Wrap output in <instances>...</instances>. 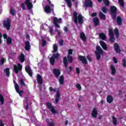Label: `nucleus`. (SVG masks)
I'll use <instances>...</instances> for the list:
<instances>
[{"mask_svg": "<svg viewBox=\"0 0 126 126\" xmlns=\"http://www.w3.org/2000/svg\"><path fill=\"white\" fill-rule=\"evenodd\" d=\"M73 19L75 24H78V23H79V24H83V17L82 15L79 14L77 16V12L75 11L73 13Z\"/></svg>", "mask_w": 126, "mask_h": 126, "instance_id": "nucleus-1", "label": "nucleus"}, {"mask_svg": "<svg viewBox=\"0 0 126 126\" xmlns=\"http://www.w3.org/2000/svg\"><path fill=\"white\" fill-rule=\"evenodd\" d=\"M96 50L97 52H95V54L96 59L97 61H100V59H101V55H103V54H104V52L103 51V49H102L101 47L99 45H97L96 46Z\"/></svg>", "mask_w": 126, "mask_h": 126, "instance_id": "nucleus-2", "label": "nucleus"}, {"mask_svg": "<svg viewBox=\"0 0 126 126\" xmlns=\"http://www.w3.org/2000/svg\"><path fill=\"white\" fill-rule=\"evenodd\" d=\"M59 58H60V54H59V53H57L56 54H53V56L50 57L49 59L50 64H51V65H55L56 60H58Z\"/></svg>", "mask_w": 126, "mask_h": 126, "instance_id": "nucleus-3", "label": "nucleus"}, {"mask_svg": "<svg viewBox=\"0 0 126 126\" xmlns=\"http://www.w3.org/2000/svg\"><path fill=\"white\" fill-rule=\"evenodd\" d=\"M118 9L117 7L115 6H111L110 7V12L112 16L113 20H116L117 19V11Z\"/></svg>", "mask_w": 126, "mask_h": 126, "instance_id": "nucleus-4", "label": "nucleus"}, {"mask_svg": "<svg viewBox=\"0 0 126 126\" xmlns=\"http://www.w3.org/2000/svg\"><path fill=\"white\" fill-rule=\"evenodd\" d=\"M4 28H6L7 31H10V27H11V20L7 19L6 21H4L3 23Z\"/></svg>", "mask_w": 126, "mask_h": 126, "instance_id": "nucleus-5", "label": "nucleus"}, {"mask_svg": "<svg viewBox=\"0 0 126 126\" xmlns=\"http://www.w3.org/2000/svg\"><path fill=\"white\" fill-rule=\"evenodd\" d=\"M36 80L37 81L38 84L39 85L38 86V88H39V90L40 92H42V84H43V78H42V76L40 75V74H38L36 76Z\"/></svg>", "mask_w": 126, "mask_h": 126, "instance_id": "nucleus-6", "label": "nucleus"}, {"mask_svg": "<svg viewBox=\"0 0 126 126\" xmlns=\"http://www.w3.org/2000/svg\"><path fill=\"white\" fill-rule=\"evenodd\" d=\"M46 106L47 108L50 110V112L53 114H59V112L57 111L55 109V107L51 104V103L49 102H46Z\"/></svg>", "mask_w": 126, "mask_h": 126, "instance_id": "nucleus-7", "label": "nucleus"}, {"mask_svg": "<svg viewBox=\"0 0 126 126\" xmlns=\"http://www.w3.org/2000/svg\"><path fill=\"white\" fill-rule=\"evenodd\" d=\"M61 22H62V18H60L58 19L57 17L53 18V24H54L55 26L57 27V28H61V27L59 26V24H58L61 23Z\"/></svg>", "mask_w": 126, "mask_h": 126, "instance_id": "nucleus-8", "label": "nucleus"}, {"mask_svg": "<svg viewBox=\"0 0 126 126\" xmlns=\"http://www.w3.org/2000/svg\"><path fill=\"white\" fill-rule=\"evenodd\" d=\"M13 69L15 73H18L19 71L22 70V65L20 64H18V65L15 64L13 67Z\"/></svg>", "mask_w": 126, "mask_h": 126, "instance_id": "nucleus-9", "label": "nucleus"}, {"mask_svg": "<svg viewBox=\"0 0 126 126\" xmlns=\"http://www.w3.org/2000/svg\"><path fill=\"white\" fill-rule=\"evenodd\" d=\"M78 59L80 62H82L83 64H87L88 63V61H87V59H86L85 56L80 55L78 56Z\"/></svg>", "mask_w": 126, "mask_h": 126, "instance_id": "nucleus-10", "label": "nucleus"}, {"mask_svg": "<svg viewBox=\"0 0 126 126\" xmlns=\"http://www.w3.org/2000/svg\"><path fill=\"white\" fill-rule=\"evenodd\" d=\"M25 3L27 6L28 9L30 10L33 8V4L31 2V0H26Z\"/></svg>", "mask_w": 126, "mask_h": 126, "instance_id": "nucleus-11", "label": "nucleus"}, {"mask_svg": "<svg viewBox=\"0 0 126 126\" xmlns=\"http://www.w3.org/2000/svg\"><path fill=\"white\" fill-rule=\"evenodd\" d=\"M53 74H54L55 77L57 78L60 77V75H61V70L57 68H54L53 70Z\"/></svg>", "mask_w": 126, "mask_h": 126, "instance_id": "nucleus-12", "label": "nucleus"}, {"mask_svg": "<svg viewBox=\"0 0 126 126\" xmlns=\"http://www.w3.org/2000/svg\"><path fill=\"white\" fill-rule=\"evenodd\" d=\"M25 71L27 73H28L30 76L32 77L33 75V72H32V69H31V67H30V65L25 66Z\"/></svg>", "mask_w": 126, "mask_h": 126, "instance_id": "nucleus-13", "label": "nucleus"}, {"mask_svg": "<svg viewBox=\"0 0 126 126\" xmlns=\"http://www.w3.org/2000/svg\"><path fill=\"white\" fill-rule=\"evenodd\" d=\"M85 6L86 7H92L93 6L92 0H86L85 2Z\"/></svg>", "mask_w": 126, "mask_h": 126, "instance_id": "nucleus-14", "label": "nucleus"}, {"mask_svg": "<svg viewBox=\"0 0 126 126\" xmlns=\"http://www.w3.org/2000/svg\"><path fill=\"white\" fill-rule=\"evenodd\" d=\"M91 115L93 118H94V119H96V118H97V116H98V110H97V108H96L95 107H94L93 108Z\"/></svg>", "mask_w": 126, "mask_h": 126, "instance_id": "nucleus-15", "label": "nucleus"}, {"mask_svg": "<svg viewBox=\"0 0 126 126\" xmlns=\"http://www.w3.org/2000/svg\"><path fill=\"white\" fill-rule=\"evenodd\" d=\"M100 46L102 47V49L104 50L105 51H108V46L107 45V44L105 43L103 40H100L99 41Z\"/></svg>", "mask_w": 126, "mask_h": 126, "instance_id": "nucleus-16", "label": "nucleus"}, {"mask_svg": "<svg viewBox=\"0 0 126 126\" xmlns=\"http://www.w3.org/2000/svg\"><path fill=\"white\" fill-rule=\"evenodd\" d=\"M114 49L115 50V52L117 54H120L121 53V48H120V45L118 43H115L114 44Z\"/></svg>", "mask_w": 126, "mask_h": 126, "instance_id": "nucleus-17", "label": "nucleus"}, {"mask_svg": "<svg viewBox=\"0 0 126 126\" xmlns=\"http://www.w3.org/2000/svg\"><path fill=\"white\" fill-rule=\"evenodd\" d=\"M44 12L47 14H50L52 12V9L49 5H46L44 7Z\"/></svg>", "mask_w": 126, "mask_h": 126, "instance_id": "nucleus-18", "label": "nucleus"}, {"mask_svg": "<svg viewBox=\"0 0 126 126\" xmlns=\"http://www.w3.org/2000/svg\"><path fill=\"white\" fill-rule=\"evenodd\" d=\"M59 81L60 85H64V76L63 75L60 76Z\"/></svg>", "mask_w": 126, "mask_h": 126, "instance_id": "nucleus-19", "label": "nucleus"}, {"mask_svg": "<svg viewBox=\"0 0 126 126\" xmlns=\"http://www.w3.org/2000/svg\"><path fill=\"white\" fill-rule=\"evenodd\" d=\"M25 49L26 51H30L31 49V45H30V42L29 41H26L25 43Z\"/></svg>", "mask_w": 126, "mask_h": 126, "instance_id": "nucleus-20", "label": "nucleus"}, {"mask_svg": "<svg viewBox=\"0 0 126 126\" xmlns=\"http://www.w3.org/2000/svg\"><path fill=\"white\" fill-rule=\"evenodd\" d=\"M117 24L119 26H121L123 24V19L121 16H118L116 19Z\"/></svg>", "mask_w": 126, "mask_h": 126, "instance_id": "nucleus-21", "label": "nucleus"}, {"mask_svg": "<svg viewBox=\"0 0 126 126\" xmlns=\"http://www.w3.org/2000/svg\"><path fill=\"white\" fill-rule=\"evenodd\" d=\"M106 101L109 104H111L114 101V98L111 95H108L107 96Z\"/></svg>", "mask_w": 126, "mask_h": 126, "instance_id": "nucleus-22", "label": "nucleus"}, {"mask_svg": "<svg viewBox=\"0 0 126 126\" xmlns=\"http://www.w3.org/2000/svg\"><path fill=\"white\" fill-rule=\"evenodd\" d=\"M61 96V93H60V91H58L56 94V98L55 99L56 104H58L59 103V101H60V97Z\"/></svg>", "mask_w": 126, "mask_h": 126, "instance_id": "nucleus-23", "label": "nucleus"}, {"mask_svg": "<svg viewBox=\"0 0 126 126\" xmlns=\"http://www.w3.org/2000/svg\"><path fill=\"white\" fill-rule=\"evenodd\" d=\"M63 63L65 68H67V66H68V62L67 61V58H66V57H64L63 58Z\"/></svg>", "mask_w": 126, "mask_h": 126, "instance_id": "nucleus-24", "label": "nucleus"}, {"mask_svg": "<svg viewBox=\"0 0 126 126\" xmlns=\"http://www.w3.org/2000/svg\"><path fill=\"white\" fill-rule=\"evenodd\" d=\"M93 22L94 24V26H97V25H99V23L100 22L99 18H98V17H97L94 18L93 19Z\"/></svg>", "mask_w": 126, "mask_h": 126, "instance_id": "nucleus-25", "label": "nucleus"}, {"mask_svg": "<svg viewBox=\"0 0 126 126\" xmlns=\"http://www.w3.org/2000/svg\"><path fill=\"white\" fill-rule=\"evenodd\" d=\"M71 1L73 2H74L75 1V0H65V1L66 3L67 4L68 7L71 8V7H72V3L71 2Z\"/></svg>", "mask_w": 126, "mask_h": 126, "instance_id": "nucleus-26", "label": "nucleus"}, {"mask_svg": "<svg viewBox=\"0 0 126 126\" xmlns=\"http://www.w3.org/2000/svg\"><path fill=\"white\" fill-rule=\"evenodd\" d=\"M47 126H55V122H50V119L49 118H47L46 119Z\"/></svg>", "mask_w": 126, "mask_h": 126, "instance_id": "nucleus-27", "label": "nucleus"}, {"mask_svg": "<svg viewBox=\"0 0 126 126\" xmlns=\"http://www.w3.org/2000/svg\"><path fill=\"white\" fill-rule=\"evenodd\" d=\"M19 60L21 63H24V61H25V56L23 53H21L20 56L19 57Z\"/></svg>", "mask_w": 126, "mask_h": 126, "instance_id": "nucleus-28", "label": "nucleus"}, {"mask_svg": "<svg viewBox=\"0 0 126 126\" xmlns=\"http://www.w3.org/2000/svg\"><path fill=\"white\" fill-rule=\"evenodd\" d=\"M110 69L111 70V74L113 75H115L116 74V68L115 67V66L114 65H111L110 66Z\"/></svg>", "mask_w": 126, "mask_h": 126, "instance_id": "nucleus-29", "label": "nucleus"}, {"mask_svg": "<svg viewBox=\"0 0 126 126\" xmlns=\"http://www.w3.org/2000/svg\"><path fill=\"white\" fill-rule=\"evenodd\" d=\"M9 68H6L4 70V72L5 73L6 76H7V77H9L10 75V72L9 71Z\"/></svg>", "mask_w": 126, "mask_h": 126, "instance_id": "nucleus-30", "label": "nucleus"}, {"mask_svg": "<svg viewBox=\"0 0 126 126\" xmlns=\"http://www.w3.org/2000/svg\"><path fill=\"white\" fill-rule=\"evenodd\" d=\"M99 37L100 39H101V40H103V41H105V40H106V35L103 32H101L99 33Z\"/></svg>", "mask_w": 126, "mask_h": 126, "instance_id": "nucleus-31", "label": "nucleus"}, {"mask_svg": "<svg viewBox=\"0 0 126 126\" xmlns=\"http://www.w3.org/2000/svg\"><path fill=\"white\" fill-rule=\"evenodd\" d=\"M80 38L83 41H84V42H85V41H86V36L85 35V33L81 32L80 33Z\"/></svg>", "mask_w": 126, "mask_h": 126, "instance_id": "nucleus-32", "label": "nucleus"}, {"mask_svg": "<svg viewBox=\"0 0 126 126\" xmlns=\"http://www.w3.org/2000/svg\"><path fill=\"white\" fill-rule=\"evenodd\" d=\"M98 14L100 18L103 19V20H106V17L105 16V14H104L102 12H99Z\"/></svg>", "mask_w": 126, "mask_h": 126, "instance_id": "nucleus-33", "label": "nucleus"}, {"mask_svg": "<svg viewBox=\"0 0 126 126\" xmlns=\"http://www.w3.org/2000/svg\"><path fill=\"white\" fill-rule=\"evenodd\" d=\"M15 90L16 91V93H18V94H19V96L22 97V94L23 93V90L19 91V87H18L17 89H15Z\"/></svg>", "mask_w": 126, "mask_h": 126, "instance_id": "nucleus-34", "label": "nucleus"}, {"mask_svg": "<svg viewBox=\"0 0 126 126\" xmlns=\"http://www.w3.org/2000/svg\"><path fill=\"white\" fill-rule=\"evenodd\" d=\"M67 59L68 60V61L70 63H72V61H73V59L72 58V56L70 55H67Z\"/></svg>", "mask_w": 126, "mask_h": 126, "instance_id": "nucleus-35", "label": "nucleus"}, {"mask_svg": "<svg viewBox=\"0 0 126 126\" xmlns=\"http://www.w3.org/2000/svg\"><path fill=\"white\" fill-rule=\"evenodd\" d=\"M58 52V45L55 44L53 46V51H52V53H57Z\"/></svg>", "mask_w": 126, "mask_h": 126, "instance_id": "nucleus-36", "label": "nucleus"}, {"mask_svg": "<svg viewBox=\"0 0 126 126\" xmlns=\"http://www.w3.org/2000/svg\"><path fill=\"white\" fill-rule=\"evenodd\" d=\"M6 40L7 45H11V43L12 42V39H11V37L9 36Z\"/></svg>", "mask_w": 126, "mask_h": 126, "instance_id": "nucleus-37", "label": "nucleus"}, {"mask_svg": "<svg viewBox=\"0 0 126 126\" xmlns=\"http://www.w3.org/2000/svg\"><path fill=\"white\" fill-rule=\"evenodd\" d=\"M113 124L114 126H117V123L118 121L117 120V118L115 116H113L112 117Z\"/></svg>", "mask_w": 126, "mask_h": 126, "instance_id": "nucleus-38", "label": "nucleus"}, {"mask_svg": "<svg viewBox=\"0 0 126 126\" xmlns=\"http://www.w3.org/2000/svg\"><path fill=\"white\" fill-rule=\"evenodd\" d=\"M114 33L116 36V38H119V36H120V33L119 32V29H115L114 30Z\"/></svg>", "mask_w": 126, "mask_h": 126, "instance_id": "nucleus-39", "label": "nucleus"}, {"mask_svg": "<svg viewBox=\"0 0 126 126\" xmlns=\"http://www.w3.org/2000/svg\"><path fill=\"white\" fill-rule=\"evenodd\" d=\"M10 14H11L13 16L15 15V10L13 9V8H11L10 10Z\"/></svg>", "mask_w": 126, "mask_h": 126, "instance_id": "nucleus-40", "label": "nucleus"}, {"mask_svg": "<svg viewBox=\"0 0 126 126\" xmlns=\"http://www.w3.org/2000/svg\"><path fill=\"white\" fill-rule=\"evenodd\" d=\"M4 104V98L2 95L0 94V105H3Z\"/></svg>", "mask_w": 126, "mask_h": 126, "instance_id": "nucleus-41", "label": "nucleus"}, {"mask_svg": "<svg viewBox=\"0 0 126 126\" xmlns=\"http://www.w3.org/2000/svg\"><path fill=\"white\" fill-rule=\"evenodd\" d=\"M118 2L122 7L125 6V2H124V0H118Z\"/></svg>", "mask_w": 126, "mask_h": 126, "instance_id": "nucleus-42", "label": "nucleus"}, {"mask_svg": "<svg viewBox=\"0 0 126 126\" xmlns=\"http://www.w3.org/2000/svg\"><path fill=\"white\" fill-rule=\"evenodd\" d=\"M41 41H42L41 45L42 47H45V46L47 45V41L44 38H43Z\"/></svg>", "mask_w": 126, "mask_h": 126, "instance_id": "nucleus-43", "label": "nucleus"}, {"mask_svg": "<svg viewBox=\"0 0 126 126\" xmlns=\"http://www.w3.org/2000/svg\"><path fill=\"white\" fill-rule=\"evenodd\" d=\"M49 32L50 33V35L51 36H53L54 35V33H53L54 30H53V27H49Z\"/></svg>", "mask_w": 126, "mask_h": 126, "instance_id": "nucleus-44", "label": "nucleus"}, {"mask_svg": "<svg viewBox=\"0 0 126 126\" xmlns=\"http://www.w3.org/2000/svg\"><path fill=\"white\" fill-rule=\"evenodd\" d=\"M122 65L124 67H126V59H123L122 60Z\"/></svg>", "mask_w": 126, "mask_h": 126, "instance_id": "nucleus-45", "label": "nucleus"}, {"mask_svg": "<svg viewBox=\"0 0 126 126\" xmlns=\"http://www.w3.org/2000/svg\"><path fill=\"white\" fill-rule=\"evenodd\" d=\"M109 33L110 37L114 36V31H113L112 29H109Z\"/></svg>", "mask_w": 126, "mask_h": 126, "instance_id": "nucleus-46", "label": "nucleus"}, {"mask_svg": "<svg viewBox=\"0 0 126 126\" xmlns=\"http://www.w3.org/2000/svg\"><path fill=\"white\" fill-rule=\"evenodd\" d=\"M109 41L111 42V43H114L115 41H116V39L115 37H114V36H110V38H109Z\"/></svg>", "mask_w": 126, "mask_h": 126, "instance_id": "nucleus-47", "label": "nucleus"}, {"mask_svg": "<svg viewBox=\"0 0 126 126\" xmlns=\"http://www.w3.org/2000/svg\"><path fill=\"white\" fill-rule=\"evenodd\" d=\"M102 11L103 13H107V12H108V9H107L106 7H103L102 8Z\"/></svg>", "mask_w": 126, "mask_h": 126, "instance_id": "nucleus-48", "label": "nucleus"}, {"mask_svg": "<svg viewBox=\"0 0 126 126\" xmlns=\"http://www.w3.org/2000/svg\"><path fill=\"white\" fill-rule=\"evenodd\" d=\"M13 83L14 84L15 89H17L18 87H19L18 84H17V83H16V81H15V80H13Z\"/></svg>", "mask_w": 126, "mask_h": 126, "instance_id": "nucleus-49", "label": "nucleus"}, {"mask_svg": "<svg viewBox=\"0 0 126 126\" xmlns=\"http://www.w3.org/2000/svg\"><path fill=\"white\" fill-rule=\"evenodd\" d=\"M76 87L77 88L79 91H80L81 90V85L80 84H77L76 85Z\"/></svg>", "mask_w": 126, "mask_h": 126, "instance_id": "nucleus-50", "label": "nucleus"}, {"mask_svg": "<svg viewBox=\"0 0 126 126\" xmlns=\"http://www.w3.org/2000/svg\"><path fill=\"white\" fill-rule=\"evenodd\" d=\"M72 53H73V51L72 50V49H69L68 50V56H70V55H72Z\"/></svg>", "mask_w": 126, "mask_h": 126, "instance_id": "nucleus-51", "label": "nucleus"}, {"mask_svg": "<svg viewBox=\"0 0 126 126\" xmlns=\"http://www.w3.org/2000/svg\"><path fill=\"white\" fill-rule=\"evenodd\" d=\"M5 61V59L4 58H2L0 59V65H2L3 63H4V62Z\"/></svg>", "mask_w": 126, "mask_h": 126, "instance_id": "nucleus-52", "label": "nucleus"}, {"mask_svg": "<svg viewBox=\"0 0 126 126\" xmlns=\"http://www.w3.org/2000/svg\"><path fill=\"white\" fill-rule=\"evenodd\" d=\"M20 83H21V85H23V86H26V85L25 84V83L24 82V81L22 79H21L20 80Z\"/></svg>", "mask_w": 126, "mask_h": 126, "instance_id": "nucleus-53", "label": "nucleus"}, {"mask_svg": "<svg viewBox=\"0 0 126 126\" xmlns=\"http://www.w3.org/2000/svg\"><path fill=\"white\" fill-rule=\"evenodd\" d=\"M75 70L76 73H77L78 74H79V73H80V69H79V68L76 67Z\"/></svg>", "mask_w": 126, "mask_h": 126, "instance_id": "nucleus-54", "label": "nucleus"}, {"mask_svg": "<svg viewBox=\"0 0 126 126\" xmlns=\"http://www.w3.org/2000/svg\"><path fill=\"white\" fill-rule=\"evenodd\" d=\"M87 59L89 61V62H92V58H91L89 55L87 56Z\"/></svg>", "mask_w": 126, "mask_h": 126, "instance_id": "nucleus-55", "label": "nucleus"}, {"mask_svg": "<svg viewBox=\"0 0 126 126\" xmlns=\"http://www.w3.org/2000/svg\"><path fill=\"white\" fill-rule=\"evenodd\" d=\"M49 2V5H51L52 6V7H54V4H52V2H51V0H46Z\"/></svg>", "mask_w": 126, "mask_h": 126, "instance_id": "nucleus-56", "label": "nucleus"}, {"mask_svg": "<svg viewBox=\"0 0 126 126\" xmlns=\"http://www.w3.org/2000/svg\"><path fill=\"white\" fill-rule=\"evenodd\" d=\"M21 7H22L23 10H25V5H24V3H21Z\"/></svg>", "mask_w": 126, "mask_h": 126, "instance_id": "nucleus-57", "label": "nucleus"}, {"mask_svg": "<svg viewBox=\"0 0 126 126\" xmlns=\"http://www.w3.org/2000/svg\"><path fill=\"white\" fill-rule=\"evenodd\" d=\"M3 38L4 39H5L6 40L8 38H7V34H6V33H4L3 34Z\"/></svg>", "mask_w": 126, "mask_h": 126, "instance_id": "nucleus-58", "label": "nucleus"}, {"mask_svg": "<svg viewBox=\"0 0 126 126\" xmlns=\"http://www.w3.org/2000/svg\"><path fill=\"white\" fill-rule=\"evenodd\" d=\"M25 109L26 110V111H28V110L29 109V104L28 103L27 104L26 106H25Z\"/></svg>", "mask_w": 126, "mask_h": 126, "instance_id": "nucleus-59", "label": "nucleus"}, {"mask_svg": "<svg viewBox=\"0 0 126 126\" xmlns=\"http://www.w3.org/2000/svg\"><path fill=\"white\" fill-rule=\"evenodd\" d=\"M113 61L115 63H118V60H117V58H116V57H113Z\"/></svg>", "mask_w": 126, "mask_h": 126, "instance_id": "nucleus-60", "label": "nucleus"}, {"mask_svg": "<svg viewBox=\"0 0 126 126\" xmlns=\"http://www.w3.org/2000/svg\"><path fill=\"white\" fill-rule=\"evenodd\" d=\"M63 30L65 32H68V29L66 27H64L63 28Z\"/></svg>", "mask_w": 126, "mask_h": 126, "instance_id": "nucleus-61", "label": "nucleus"}, {"mask_svg": "<svg viewBox=\"0 0 126 126\" xmlns=\"http://www.w3.org/2000/svg\"><path fill=\"white\" fill-rule=\"evenodd\" d=\"M96 15H97V13L96 12H94L92 14V17H95V16H96Z\"/></svg>", "mask_w": 126, "mask_h": 126, "instance_id": "nucleus-62", "label": "nucleus"}, {"mask_svg": "<svg viewBox=\"0 0 126 126\" xmlns=\"http://www.w3.org/2000/svg\"><path fill=\"white\" fill-rule=\"evenodd\" d=\"M60 46H63V40H61L60 41Z\"/></svg>", "mask_w": 126, "mask_h": 126, "instance_id": "nucleus-63", "label": "nucleus"}, {"mask_svg": "<svg viewBox=\"0 0 126 126\" xmlns=\"http://www.w3.org/2000/svg\"><path fill=\"white\" fill-rule=\"evenodd\" d=\"M122 95H123V91L120 90L119 91V95L122 96Z\"/></svg>", "mask_w": 126, "mask_h": 126, "instance_id": "nucleus-64", "label": "nucleus"}]
</instances>
